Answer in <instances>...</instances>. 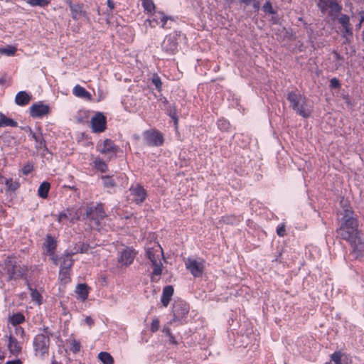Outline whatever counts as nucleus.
I'll return each instance as SVG.
<instances>
[{"label": "nucleus", "mask_w": 364, "mask_h": 364, "mask_svg": "<svg viewBox=\"0 0 364 364\" xmlns=\"http://www.w3.org/2000/svg\"><path fill=\"white\" fill-rule=\"evenodd\" d=\"M144 11L151 14L155 9V5L152 0H141Z\"/></svg>", "instance_id": "72a5a7b5"}, {"label": "nucleus", "mask_w": 364, "mask_h": 364, "mask_svg": "<svg viewBox=\"0 0 364 364\" xmlns=\"http://www.w3.org/2000/svg\"><path fill=\"white\" fill-rule=\"evenodd\" d=\"M343 36L344 38H346L347 41H349V38L352 37V35H353L351 28L350 27V26H348L346 27H343Z\"/></svg>", "instance_id": "a18cd8bd"}, {"label": "nucleus", "mask_w": 364, "mask_h": 364, "mask_svg": "<svg viewBox=\"0 0 364 364\" xmlns=\"http://www.w3.org/2000/svg\"><path fill=\"white\" fill-rule=\"evenodd\" d=\"M252 0H242V1L245 4H250Z\"/></svg>", "instance_id": "e2e57ef3"}, {"label": "nucleus", "mask_w": 364, "mask_h": 364, "mask_svg": "<svg viewBox=\"0 0 364 364\" xmlns=\"http://www.w3.org/2000/svg\"><path fill=\"white\" fill-rule=\"evenodd\" d=\"M359 15L360 16V23H362L363 22H364V11H361L360 12H359Z\"/></svg>", "instance_id": "680f3d73"}, {"label": "nucleus", "mask_w": 364, "mask_h": 364, "mask_svg": "<svg viewBox=\"0 0 364 364\" xmlns=\"http://www.w3.org/2000/svg\"><path fill=\"white\" fill-rule=\"evenodd\" d=\"M155 16L159 17V18L160 19V23L161 24V27L165 28V25L166 23L167 20L168 19V17L165 16V14L161 11L155 12Z\"/></svg>", "instance_id": "4c0bfd02"}, {"label": "nucleus", "mask_w": 364, "mask_h": 364, "mask_svg": "<svg viewBox=\"0 0 364 364\" xmlns=\"http://www.w3.org/2000/svg\"><path fill=\"white\" fill-rule=\"evenodd\" d=\"M9 338V343H8V348L9 351L15 355H17L21 350V347L18 342L16 341V338H14L12 334H10L8 336Z\"/></svg>", "instance_id": "4be33fe9"}, {"label": "nucleus", "mask_w": 364, "mask_h": 364, "mask_svg": "<svg viewBox=\"0 0 364 364\" xmlns=\"http://www.w3.org/2000/svg\"><path fill=\"white\" fill-rule=\"evenodd\" d=\"M88 118V112L86 110H79L75 116V119L78 123L87 122Z\"/></svg>", "instance_id": "473e14b6"}, {"label": "nucleus", "mask_w": 364, "mask_h": 364, "mask_svg": "<svg viewBox=\"0 0 364 364\" xmlns=\"http://www.w3.org/2000/svg\"><path fill=\"white\" fill-rule=\"evenodd\" d=\"M264 12L269 13V14H274V10L272 9V4L269 1H267L262 7Z\"/></svg>", "instance_id": "603ef678"}, {"label": "nucleus", "mask_w": 364, "mask_h": 364, "mask_svg": "<svg viewBox=\"0 0 364 364\" xmlns=\"http://www.w3.org/2000/svg\"><path fill=\"white\" fill-rule=\"evenodd\" d=\"M84 322L89 327H92L94 324V320L90 316H87L85 317Z\"/></svg>", "instance_id": "4d7b16f0"}, {"label": "nucleus", "mask_w": 364, "mask_h": 364, "mask_svg": "<svg viewBox=\"0 0 364 364\" xmlns=\"http://www.w3.org/2000/svg\"><path fill=\"white\" fill-rule=\"evenodd\" d=\"M73 93L75 96L82 98L90 100L92 99L91 94L87 92L83 87L77 85L74 87Z\"/></svg>", "instance_id": "5701e85b"}, {"label": "nucleus", "mask_w": 364, "mask_h": 364, "mask_svg": "<svg viewBox=\"0 0 364 364\" xmlns=\"http://www.w3.org/2000/svg\"><path fill=\"white\" fill-rule=\"evenodd\" d=\"M361 24H362V23H360V22H359V23L357 25V27H358V28H360V27H361Z\"/></svg>", "instance_id": "69168bd1"}, {"label": "nucleus", "mask_w": 364, "mask_h": 364, "mask_svg": "<svg viewBox=\"0 0 364 364\" xmlns=\"http://www.w3.org/2000/svg\"><path fill=\"white\" fill-rule=\"evenodd\" d=\"M75 293L77 299L85 301L88 297L90 288L86 284H79L75 287Z\"/></svg>", "instance_id": "aec40b11"}, {"label": "nucleus", "mask_w": 364, "mask_h": 364, "mask_svg": "<svg viewBox=\"0 0 364 364\" xmlns=\"http://www.w3.org/2000/svg\"><path fill=\"white\" fill-rule=\"evenodd\" d=\"M362 39L364 41V29H363V34H362Z\"/></svg>", "instance_id": "338daca9"}, {"label": "nucleus", "mask_w": 364, "mask_h": 364, "mask_svg": "<svg viewBox=\"0 0 364 364\" xmlns=\"http://www.w3.org/2000/svg\"><path fill=\"white\" fill-rule=\"evenodd\" d=\"M31 297L33 301L40 305L42 302V296L36 289H31Z\"/></svg>", "instance_id": "c9c22d12"}, {"label": "nucleus", "mask_w": 364, "mask_h": 364, "mask_svg": "<svg viewBox=\"0 0 364 364\" xmlns=\"http://www.w3.org/2000/svg\"><path fill=\"white\" fill-rule=\"evenodd\" d=\"M146 257L151 261L154 267L151 281L158 282L162 273L161 257H163L162 248L159 244H154L152 247H146Z\"/></svg>", "instance_id": "f03ea898"}, {"label": "nucleus", "mask_w": 364, "mask_h": 364, "mask_svg": "<svg viewBox=\"0 0 364 364\" xmlns=\"http://www.w3.org/2000/svg\"><path fill=\"white\" fill-rule=\"evenodd\" d=\"M6 364H22L19 359L6 362Z\"/></svg>", "instance_id": "13d9d810"}, {"label": "nucleus", "mask_w": 364, "mask_h": 364, "mask_svg": "<svg viewBox=\"0 0 364 364\" xmlns=\"http://www.w3.org/2000/svg\"><path fill=\"white\" fill-rule=\"evenodd\" d=\"M102 180L103 184L107 187H113L114 186V183L112 177L109 176H102Z\"/></svg>", "instance_id": "c03bdc74"}, {"label": "nucleus", "mask_w": 364, "mask_h": 364, "mask_svg": "<svg viewBox=\"0 0 364 364\" xmlns=\"http://www.w3.org/2000/svg\"><path fill=\"white\" fill-rule=\"evenodd\" d=\"M81 345L78 341L73 340L70 342V350L76 353L80 350Z\"/></svg>", "instance_id": "a19ab883"}, {"label": "nucleus", "mask_w": 364, "mask_h": 364, "mask_svg": "<svg viewBox=\"0 0 364 364\" xmlns=\"http://www.w3.org/2000/svg\"><path fill=\"white\" fill-rule=\"evenodd\" d=\"M351 247V255L355 259H360L364 257V243L360 240V237L354 240V241L349 242Z\"/></svg>", "instance_id": "6ab92c4d"}, {"label": "nucleus", "mask_w": 364, "mask_h": 364, "mask_svg": "<svg viewBox=\"0 0 364 364\" xmlns=\"http://www.w3.org/2000/svg\"><path fill=\"white\" fill-rule=\"evenodd\" d=\"M189 311V306L183 301H177L173 304V321H181L184 318Z\"/></svg>", "instance_id": "f8f14e48"}, {"label": "nucleus", "mask_w": 364, "mask_h": 364, "mask_svg": "<svg viewBox=\"0 0 364 364\" xmlns=\"http://www.w3.org/2000/svg\"><path fill=\"white\" fill-rule=\"evenodd\" d=\"M130 199L136 203H141L144 201L146 193L144 188L139 184L132 185L130 188Z\"/></svg>", "instance_id": "4468645a"}, {"label": "nucleus", "mask_w": 364, "mask_h": 364, "mask_svg": "<svg viewBox=\"0 0 364 364\" xmlns=\"http://www.w3.org/2000/svg\"><path fill=\"white\" fill-rule=\"evenodd\" d=\"M25 130L32 136V138L36 142L35 147L36 149L41 150L46 147V141L40 127H37L36 132H33L29 127H27Z\"/></svg>", "instance_id": "f3484780"}, {"label": "nucleus", "mask_w": 364, "mask_h": 364, "mask_svg": "<svg viewBox=\"0 0 364 364\" xmlns=\"http://www.w3.org/2000/svg\"><path fill=\"white\" fill-rule=\"evenodd\" d=\"M92 166L95 168L97 169L102 173H105L107 171V165L103 160L100 158H96L94 160Z\"/></svg>", "instance_id": "c756f323"}, {"label": "nucleus", "mask_w": 364, "mask_h": 364, "mask_svg": "<svg viewBox=\"0 0 364 364\" xmlns=\"http://www.w3.org/2000/svg\"><path fill=\"white\" fill-rule=\"evenodd\" d=\"M173 293V288L171 286H166L164 288L161 301L164 306H168Z\"/></svg>", "instance_id": "b1692460"}, {"label": "nucleus", "mask_w": 364, "mask_h": 364, "mask_svg": "<svg viewBox=\"0 0 364 364\" xmlns=\"http://www.w3.org/2000/svg\"><path fill=\"white\" fill-rule=\"evenodd\" d=\"M343 215L338 233L343 240L353 242L354 240L359 237L357 219L354 217L352 210L348 208L343 210Z\"/></svg>", "instance_id": "f257e3e1"}, {"label": "nucleus", "mask_w": 364, "mask_h": 364, "mask_svg": "<svg viewBox=\"0 0 364 364\" xmlns=\"http://www.w3.org/2000/svg\"><path fill=\"white\" fill-rule=\"evenodd\" d=\"M29 110L32 117L41 118L50 112V107L42 102H38L31 105Z\"/></svg>", "instance_id": "ddd939ff"}, {"label": "nucleus", "mask_w": 364, "mask_h": 364, "mask_svg": "<svg viewBox=\"0 0 364 364\" xmlns=\"http://www.w3.org/2000/svg\"><path fill=\"white\" fill-rule=\"evenodd\" d=\"M160 326V322L159 320L157 318H155L152 320V322L151 323V331L152 332H156L159 330Z\"/></svg>", "instance_id": "49530a36"}, {"label": "nucleus", "mask_w": 364, "mask_h": 364, "mask_svg": "<svg viewBox=\"0 0 364 364\" xmlns=\"http://www.w3.org/2000/svg\"><path fill=\"white\" fill-rule=\"evenodd\" d=\"M50 188V185L48 182H43L38 189V195L42 198H46L48 197Z\"/></svg>", "instance_id": "cd10ccee"}, {"label": "nucleus", "mask_w": 364, "mask_h": 364, "mask_svg": "<svg viewBox=\"0 0 364 364\" xmlns=\"http://www.w3.org/2000/svg\"><path fill=\"white\" fill-rule=\"evenodd\" d=\"M340 85V82L336 78L333 77L330 80L331 88H339Z\"/></svg>", "instance_id": "864d4df0"}, {"label": "nucleus", "mask_w": 364, "mask_h": 364, "mask_svg": "<svg viewBox=\"0 0 364 364\" xmlns=\"http://www.w3.org/2000/svg\"><path fill=\"white\" fill-rule=\"evenodd\" d=\"M218 127L221 130H227L229 127V122L225 119H220L218 122Z\"/></svg>", "instance_id": "09e8293b"}, {"label": "nucleus", "mask_w": 364, "mask_h": 364, "mask_svg": "<svg viewBox=\"0 0 364 364\" xmlns=\"http://www.w3.org/2000/svg\"><path fill=\"white\" fill-rule=\"evenodd\" d=\"M136 252L132 247H126L119 253L118 262L122 267H128L134 261Z\"/></svg>", "instance_id": "9b49d317"}, {"label": "nucleus", "mask_w": 364, "mask_h": 364, "mask_svg": "<svg viewBox=\"0 0 364 364\" xmlns=\"http://www.w3.org/2000/svg\"><path fill=\"white\" fill-rule=\"evenodd\" d=\"M52 364H61V363H59V362H57L56 360H53V361L52 362Z\"/></svg>", "instance_id": "0e129e2a"}, {"label": "nucleus", "mask_w": 364, "mask_h": 364, "mask_svg": "<svg viewBox=\"0 0 364 364\" xmlns=\"http://www.w3.org/2000/svg\"><path fill=\"white\" fill-rule=\"evenodd\" d=\"M98 150L111 158L116 155L118 149L112 140L106 139L98 146Z\"/></svg>", "instance_id": "a211bd4d"}, {"label": "nucleus", "mask_w": 364, "mask_h": 364, "mask_svg": "<svg viewBox=\"0 0 364 364\" xmlns=\"http://www.w3.org/2000/svg\"><path fill=\"white\" fill-rule=\"evenodd\" d=\"M6 272L11 279H16L24 275L26 269L15 261L9 260L6 264Z\"/></svg>", "instance_id": "9d476101"}, {"label": "nucleus", "mask_w": 364, "mask_h": 364, "mask_svg": "<svg viewBox=\"0 0 364 364\" xmlns=\"http://www.w3.org/2000/svg\"><path fill=\"white\" fill-rule=\"evenodd\" d=\"M33 346L36 354L43 355L48 353L49 338L44 334H38L33 341Z\"/></svg>", "instance_id": "6e6552de"}, {"label": "nucleus", "mask_w": 364, "mask_h": 364, "mask_svg": "<svg viewBox=\"0 0 364 364\" xmlns=\"http://www.w3.org/2000/svg\"><path fill=\"white\" fill-rule=\"evenodd\" d=\"M144 138L146 143L150 146H159L162 145L164 142L162 134L155 129L144 132Z\"/></svg>", "instance_id": "1a4fd4ad"}, {"label": "nucleus", "mask_w": 364, "mask_h": 364, "mask_svg": "<svg viewBox=\"0 0 364 364\" xmlns=\"http://www.w3.org/2000/svg\"><path fill=\"white\" fill-rule=\"evenodd\" d=\"M24 316L22 314H16L13 315L10 318L9 321L13 327L17 326L18 324L24 321Z\"/></svg>", "instance_id": "2f4dec72"}, {"label": "nucleus", "mask_w": 364, "mask_h": 364, "mask_svg": "<svg viewBox=\"0 0 364 364\" xmlns=\"http://www.w3.org/2000/svg\"><path fill=\"white\" fill-rule=\"evenodd\" d=\"M186 269L195 277H201L205 268V262L203 259H195L188 258L185 262Z\"/></svg>", "instance_id": "39448f33"}, {"label": "nucleus", "mask_w": 364, "mask_h": 364, "mask_svg": "<svg viewBox=\"0 0 364 364\" xmlns=\"http://www.w3.org/2000/svg\"><path fill=\"white\" fill-rule=\"evenodd\" d=\"M32 98L31 95L25 92L20 91L18 92L15 97V102L20 106H24L29 103Z\"/></svg>", "instance_id": "412c9836"}, {"label": "nucleus", "mask_w": 364, "mask_h": 364, "mask_svg": "<svg viewBox=\"0 0 364 364\" xmlns=\"http://www.w3.org/2000/svg\"><path fill=\"white\" fill-rule=\"evenodd\" d=\"M91 218L95 220H99L105 217V213L102 204L96 205L94 210H91L90 213Z\"/></svg>", "instance_id": "393cba45"}, {"label": "nucleus", "mask_w": 364, "mask_h": 364, "mask_svg": "<svg viewBox=\"0 0 364 364\" xmlns=\"http://www.w3.org/2000/svg\"><path fill=\"white\" fill-rule=\"evenodd\" d=\"M162 49L169 54H173L178 48L177 34L166 36L161 44Z\"/></svg>", "instance_id": "2eb2a0df"}, {"label": "nucleus", "mask_w": 364, "mask_h": 364, "mask_svg": "<svg viewBox=\"0 0 364 364\" xmlns=\"http://www.w3.org/2000/svg\"><path fill=\"white\" fill-rule=\"evenodd\" d=\"M15 330V332H16V334L17 336H20L21 337H23V334H24V330L23 328H21V326H14L13 327Z\"/></svg>", "instance_id": "6e6d98bb"}, {"label": "nucleus", "mask_w": 364, "mask_h": 364, "mask_svg": "<svg viewBox=\"0 0 364 364\" xmlns=\"http://www.w3.org/2000/svg\"><path fill=\"white\" fill-rule=\"evenodd\" d=\"M17 122L11 118L7 117L4 114L0 112V127H17Z\"/></svg>", "instance_id": "bb28decb"}, {"label": "nucleus", "mask_w": 364, "mask_h": 364, "mask_svg": "<svg viewBox=\"0 0 364 364\" xmlns=\"http://www.w3.org/2000/svg\"><path fill=\"white\" fill-rule=\"evenodd\" d=\"M16 48L12 46H8L7 48H0V53H4L6 55H13L15 54Z\"/></svg>", "instance_id": "58836bf2"}, {"label": "nucleus", "mask_w": 364, "mask_h": 364, "mask_svg": "<svg viewBox=\"0 0 364 364\" xmlns=\"http://www.w3.org/2000/svg\"><path fill=\"white\" fill-rule=\"evenodd\" d=\"M88 248H89L88 245H85L83 243H79V244L76 245V246L75 247V252H73V253L75 254L77 252H81V253L86 252L88 250Z\"/></svg>", "instance_id": "ea45409f"}, {"label": "nucleus", "mask_w": 364, "mask_h": 364, "mask_svg": "<svg viewBox=\"0 0 364 364\" xmlns=\"http://www.w3.org/2000/svg\"><path fill=\"white\" fill-rule=\"evenodd\" d=\"M70 269L60 268L59 278L62 282L66 284L70 281Z\"/></svg>", "instance_id": "f704fd0d"}, {"label": "nucleus", "mask_w": 364, "mask_h": 364, "mask_svg": "<svg viewBox=\"0 0 364 364\" xmlns=\"http://www.w3.org/2000/svg\"><path fill=\"white\" fill-rule=\"evenodd\" d=\"M33 165L31 164H27L22 168V173L24 175L27 176L33 171Z\"/></svg>", "instance_id": "3c124183"}, {"label": "nucleus", "mask_w": 364, "mask_h": 364, "mask_svg": "<svg viewBox=\"0 0 364 364\" xmlns=\"http://www.w3.org/2000/svg\"><path fill=\"white\" fill-rule=\"evenodd\" d=\"M56 247V239L49 234L47 235L45 242L43 243L44 252L46 255L50 257L55 264H58V257L55 255Z\"/></svg>", "instance_id": "423d86ee"}, {"label": "nucleus", "mask_w": 364, "mask_h": 364, "mask_svg": "<svg viewBox=\"0 0 364 364\" xmlns=\"http://www.w3.org/2000/svg\"><path fill=\"white\" fill-rule=\"evenodd\" d=\"M73 255L74 253H66L63 255V256L61 258L62 262L60 268L70 270L73 264V259L72 258Z\"/></svg>", "instance_id": "a878e982"}, {"label": "nucleus", "mask_w": 364, "mask_h": 364, "mask_svg": "<svg viewBox=\"0 0 364 364\" xmlns=\"http://www.w3.org/2000/svg\"><path fill=\"white\" fill-rule=\"evenodd\" d=\"M107 6H108L109 8L112 9L114 7V2L112 1L107 0Z\"/></svg>", "instance_id": "052dcab7"}, {"label": "nucleus", "mask_w": 364, "mask_h": 364, "mask_svg": "<svg viewBox=\"0 0 364 364\" xmlns=\"http://www.w3.org/2000/svg\"><path fill=\"white\" fill-rule=\"evenodd\" d=\"M146 21L149 23L151 27H156L160 24V19L159 17L155 16V12L153 14L152 18H149Z\"/></svg>", "instance_id": "79ce46f5"}, {"label": "nucleus", "mask_w": 364, "mask_h": 364, "mask_svg": "<svg viewBox=\"0 0 364 364\" xmlns=\"http://www.w3.org/2000/svg\"><path fill=\"white\" fill-rule=\"evenodd\" d=\"M70 8L74 19H78L82 16V9L80 5L70 4Z\"/></svg>", "instance_id": "c85d7f7f"}, {"label": "nucleus", "mask_w": 364, "mask_h": 364, "mask_svg": "<svg viewBox=\"0 0 364 364\" xmlns=\"http://www.w3.org/2000/svg\"><path fill=\"white\" fill-rule=\"evenodd\" d=\"M98 358L103 364H114L113 357L107 352H100Z\"/></svg>", "instance_id": "7c9ffc66"}, {"label": "nucleus", "mask_w": 364, "mask_h": 364, "mask_svg": "<svg viewBox=\"0 0 364 364\" xmlns=\"http://www.w3.org/2000/svg\"><path fill=\"white\" fill-rule=\"evenodd\" d=\"M331 360L335 364H341V353L336 352L331 355Z\"/></svg>", "instance_id": "8fccbe9b"}, {"label": "nucleus", "mask_w": 364, "mask_h": 364, "mask_svg": "<svg viewBox=\"0 0 364 364\" xmlns=\"http://www.w3.org/2000/svg\"><path fill=\"white\" fill-rule=\"evenodd\" d=\"M317 6L323 14L328 11L331 15L337 14L341 10V6L336 0H318Z\"/></svg>", "instance_id": "0eeeda50"}, {"label": "nucleus", "mask_w": 364, "mask_h": 364, "mask_svg": "<svg viewBox=\"0 0 364 364\" xmlns=\"http://www.w3.org/2000/svg\"><path fill=\"white\" fill-rule=\"evenodd\" d=\"M80 218V213L75 208H68L57 215V220L60 224L68 225L74 223Z\"/></svg>", "instance_id": "20e7f679"}, {"label": "nucleus", "mask_w": 364, "mask_h": 364, "mask_svg": "<svg viewBox=\"0 0 364 364\" xmlns=\"http://www.w3.org/2000/svg\"><path fill=\"white\" fill-rule=\"evenodd\" d=\"M165 331L170 336V342L172 343H176V342L174 340V338L170 333V330L169 329H166Z\"/></svg>", "instance_id": "bf43d9fd"}, {"label": "nucleus", "mask_w": 364, "mask_h": 364, "mask_svg": "<svg viewBox=\"0 0 364 364\" xmlns=\"http://www.w3.org/2000/svg\"><path fill=\"white\" fill-rule=\"evenodd\" d=\"M106 117L103 114L98 112L91 119L92 129L94 132H102L106 129Z\"/></svg>", "instance_id": "dca6fc26"}, {"label": "nucleus", "mask_w": 364, "mask_h": 364, "mask_svg": "<svg viewBox=\"0 0 364 364\" xmlns=\"http://www.w3.org/2000/svg\"><path fill=\"white\" fill-rule=\"evenodd\" d=\"M290 107L300 116L307 118L312 112V106L298 92H291L287 95Z\"/></svg>", "instance_id": "7ed1b4c3"}, {"label": "nucleus", "mask_w": 364, "mask_h": 364, "mask_svg": "<svg viewBox=\"0 0 364 364\" xmlns=\"http://www.w3.org/2000/svg\"><path fill=\"white\" fill-rule=\"evenodd\" d=\"M338 22L342 25L343 27L350 26V18L347 15L343 14L338 18Z\"/></svg>", "instance_id": "37998d69"}, {"label": "nucleus", "mask_w": 364, "mask_h": 364, "mask_svg": "<svg viewBox=\"0 0 364 364\" xmlns=\"http://www.w3.org/2000/svg\"><path fill=\"white\" fill-rule=\"evenodd\" d=\"M285 226L284 225H280L277 228V234L280 236L283 237L285 235Z\"/></svg>", "instance_id": "5fc2aeb1"}, {"label": "nucleus", "mask_w": 364, "mask_h": 364, "mask_svg": "<svg viewBox=\"0 0 364 364\" xmlns=\"http://www.w3.org/2000/svg\"><path fill=\"white\" fill-rule=\"evenodd\" d=\"M5 184L7 188L11 191H15L19 187V183L16 181H13L11 178L6 179Z\"/></svg>", "instance_id": "e433bc0d"}, {"label": "nucleus", "mask_w": 364, "mask_h": 364, "mask_svg": "<svg viewBox=\"0 0 364 364\" xmlns=\"http://www.w3.org/2000/svg\"><path fill=\"white\" fill-rule=\"evenodd\" d=\"M152 83L155 85L156 88L159 90H161V81L160 77L158 75H154L152 77Z\"/></svg>", "instance_id": "de8ad7c7"}]
</instances>
